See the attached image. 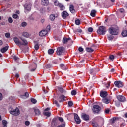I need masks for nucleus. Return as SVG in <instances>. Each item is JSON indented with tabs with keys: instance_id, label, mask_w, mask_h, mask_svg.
Here are the masks:
<instances>
[{
	"instance_id": "obj_1",
	"label": "nucleus",
	"mask_w": 127,
	"mask_h": 127,
	"mask_svg": "<svg viewBox=\"0 0 127 127\" xmlns=\"http://www.w3.org/2000/svg\"><path fill=\"white\" fill-rule=\"evenodd\" d=\"M58 119L57 118H54L51 122V127H65V123L61 124L57 126Z\"/></svg>"
},
{
	"instance_id": "obj_2",
	"label": "nucleus",
	"mask_w": 127,
	"mask_h": 127,
	"mask_svg": "<svg viewBox=\"0 0 127 127\" xmlns=\"http://www.w3.org/2000/svg\"><path fill=\"white\" fill-rule=\"evenodd\" d=\"M107 28L104 26H101L99 27V29L97 30L98 34L100 35H105L106 32H107Z\"/></svg>"
},
{
	"instance_id": "obj_3",
	"label": "nucleus",
	"mask_w": 127,
	"mask_h": 127,
	"mask_svg": "<svg viewBox=\"0 0 127 127\" xmlns=\"http://www.w3.org/2000/svg\"><path fill=\"white\" fill-rule=\"evenodd\" d=\"M109 32L111 35H118L119 34V30L115 27H111L109 29Z\"/></svg>"
},
{
	"instance_id": "obj_4",
	"label": "nucleus",
	"mask_w": 127,
	"mask_h": 127,
	"mask_svg": "<svg viewBox=\"0 0 127 127\" xmlns=\"http://www.w3.org/2000/svg\"><path fill=\"white\" fill-rule=\"evenodd\" d=\"M92 111L94 114H99L101 111V107L98 105H95L93 106Z\"/></svg>"
},
{
	"instance_id": "obj_5",
	"label": "nucleus",
	"mask_w": 127,
	"mask_h": 127,
	"mask_svg": "<svg viewBox=\"0 0 127 127\" xmlns=\"http://www.w3.org/2000/svg\"><path fill=\"white\" fill-rule=\"evenodd\" d=\"M65 52V48L64 47H61L57 48V54L58 55H62L63 53Z\"/></svg>"
},
{
	"instance_id": "obj_6",
	"label": "nucleus",
	"mask_w": 127,
	"mask_h": 127,
	"mask_svg": "<svg viewBox=\"0 0 127 127\" xmlns=\"http://www.w3.org/2000/svg\"><path fill=\"white\" fill-rule=\"evenodd\" d=\"M10 113L14 116H18V115L20 114V112H19V109L18 108H16L15 109L10 111Z\"/></svg>"
},
{
	"instance_id": "obj_7",
	"label": "nucleus",
	"mask_w": 127,
	"mask_h": 127,
	"mask_svg": "<svg viewBox=\"0 0 127 127\" xmlns=\"http://www.w3.org/2000/svg\"><path fill=\"white\" fill-rule=\"evenodd\" d=\"M68 41H70V42H71L70 45L73 44V40L71 39L70 38L64 37L63 39V43H64V44H66Z\"/></svg>"
},
{
	"instance_id": "obj_8",
	"label": "nucleus",
	"mask_w": 127,
	"mask_h": 127,
	"mask_svg": "<svg viewBox=\"0 0 127 127\" xmlns=\"http://www.w3.org/2000/svg\"><path fill=\"white\" fill-rule=\"evenodd\" d=\"M74 120L76 123V124H81V119H80V117H79V116L78 114L76 113H74Z\"/></svg>"
},
{
	"instance_id": "obj_9",
	"label": "nucleus",
	"mask_w": 127,
	"mask_h": 127,
	"mask_svg": "<svg viewBox=\"0 0 127 127\" xmlns=\"http://www.w3.org/2000/svg\"><path fill=\"white\" fill-rule=\"evenodd\" d=\"M31 3H26L24 5L25 10H27V11H30L31 10Z\"/></svg>"
},
{
	"instance_id": "obj_10",
	"label": "nucleus",
	"mask_w": 127,
	"mask_h": 127,
	"mask_svg": "<svg viewBox=\"0 0 127 127\" xmlns=\"http://www.w3.org/2000/svg\"><path fill=\"white\" fill-rule=\"evenodd\" d=\"M117 99L119 101V102H124L127 101L126 97H124L123 95H117Z\"/></svg>"
},
{
	"instance_id": "obj_11",
	"label": "nucleus",
	"mask_w": 127,
	"mask_h": 127,
	"mask_svg": "<svg viewBox=\"0 0 127 127\" xmlns=\"http://www.w3.org/2000/svg\"><path fill=\"white\" fill-rule=\"evenodd\" d=\"M81 118L84 121H89L90 120V116L88 114L82 113L81 115Z\"/></svg>"
},
{
	"instance_id": "obj_12",
	"label": "nucleus",
	"mask_w": 127,
	"mask_h": 127,
	"mask_svg": "<svg viewBox=\"0 0 127 127\" xmlns=\"http://www.w3.org/2000/svg\"><path fill=\"white\" fill-rule=\"evenodd\" d=\"M114 84L117 88H122L123 87V82L121 81H115Z\"/></svg>"
},
{
	"instance_id": "obj_13",
	"label": "nucleus",
	"mask_w": 127,
	"mask_h": 127,
	"mask_svg": "<svg viewBox=\"0 0 127 127\" xmlns=\"http://www.w3.org/2000/svg\"><path fill=\"white\" fill-rule=\"evenodd\" d=\"M69 16V13L67 12L66 11H64L62 12V17L64 18V19H66Z\"/></svg>"
},
{
	"instance_id": "obj_14",
	"label": "nucleus",
	"mask_w": 127,
	"mask_h": 127,
	"mask_svg": "<svg viewBox=\"0 0 127 127\" xmlns=\"http://www.w3.org/2000/svg\"><path fill=\"white\" fill-rule=\"evenodd\" d=\"M13 40L15 42V43L16 44V45H18V46H19V45H21V44H22L21 43V42H20V41H19V39H18V38L15 37L13 38Z\"/></svg>"
},
{
	"instance_id": "obj_15",
	"label": "nucleus",
	"mask_w": 127,
	"mask_h": 127,
	"mask_svg": "<svg viewBox=\"0 0 127 127\" xmlns=\"http://www.w3.org/2000/svg\"><path fill=\"white\" fill-rule=\"evenodd\" d=\"M33 110L34 111L35 116H39L41 114L40 110L37 107H34Z\"/></svg>"
},
{
	"instance_id": "obj_16",
	"label": "nucleus",
	"mask_w": 127,
	"mask_h": 127,
	"mask_svg": "<svg viewBox=\"0 0 127 127\" xmlns=\"http://www.w3.org/2000/svg\"><path fill=\"white\" fill-rule=\"evenodd\" d=\"M47 33H48V32L46 30H43L39 33V35H40V36H41V37L45 36V35H46Z\"/></svg>"
},
{
	"instance_id": "obj_17",
	"label": "nucleus",
	"mask_w": 127,
	"mask_h": 127,
	"mask_svg": "<svg viewBox=\"0 0 127 127\" xmlns=\"http://www.w3.org/2000/svg\"><path fill=\"white\" fill-rule=\"evenodd\" d=\"M69 10L71 13H75L76 12V10H75V7L74 5H70L69 6Z\"/></svg>"
},
{
	"instance_id": "obj_18",
	"label": "nucleus",
	"mask_w": 127,
	"mask_h": 127,
	"mask_svg": "<svg viewBox=\"0 0 127 127\" xmlns=\"http://www.w3.org/2000/svg\"><path fill=\"white\" fill-rule=\"evenodd\" d=\"M8 48H9V46H8V45L6 46L5 47L1 49V52H2V53H5L7 50H8Z\"/></svg>"
},
{
	"instance_id": "obj_19",
	"label": "nucleus",
	"mask_w": 127,
	"mask_h": 127,
	"mask_svg": "<svg viewBox=\"0 0 127 127\" xmlns=\"http://www.w3.org/2000/svg\"><path fill=\"white\" fill-rule=\"evenodd\" d=\"M20 39L23 42V43H21L22 44H21V45H24L25 46L28 44V42H27V41L25 40V39L20 38Z\"/></svg>"
},
{
	"instance_id": "obj_20",
	"label": "nucleus",
	"mask_w": 127,
	"mask_h": 127,
	"mask_svg": "<svg viewBox=\"0 0 127 127\" xmlns=\"http://www.w3.org/2000/svg\"><path fill=\"white\" fill-rule=\"evenodd\" d=\"M65 98H66V96H65L64 95H61V96L59 97L60 100H59V102L60 103H61V102H64V101H65Z\"/></svg>"
},
{
	"instance_id": "obj_21",
	"label": "nucleus",
	"mask_w": 127,
	"mask_h": 127,
	"mask_svg": "<svg viewBox=\"0 0 127 127\" xmlns=\"http://www.w3.org/2000/svg\"><path fill=\"white\" fill-rule=\"evenodd\" d=\"M100 96L102 97V98H105V97L108 96V93L107 91H102L100 93Z\"/></svg>"
},
{
	"instance_id": "obj_22",
	"label": "nucleus",
	"mask_w": 127,
	"mask_h": 127,
	"mask_svg": "<svg viewBox=\"0 0 127 127\" xmlns=\"http://www.w3.org/2000/svg\"><path fill=\"white\" fill-rule=\"evenodd\" d=\"M48 3H49L48 0H42L41 4L42 5L46 6L47 5H48Z\"/></svg>"
},
{
	"instance_id": "obj_23",
	"label": "nucleus",
	"mask_w": 127,
	"mask_h": 127,
	"mask_svg": "<svg viewBox=\"0 0 127 127\" xmlns=\"http://www.w3.org/2000/svg\"><path fill=\"white\" fill-rule=\"evenodd\" d=\"M92 125L93 126V127H100L99 124H98L97 122H96V121L95 120H93L92 122Z\"/></svg>"
},
{
	"instance_id": "obj_24",
	"label": "nucleus",
	"mask_w": 127,
	"mask_h": 127,
	"mask_svg": "<svg viewBox=\"0 0 127 127\" xmlns=\"http://www.w3.org/2000/svg\"><path fill=\"white\" fill-rule=\"evenodd\" d=\"M56 118H57L58 120L59 121V122H60V123H63V124H65V126H66V123L62 117H58Z\"/></svg>"
},
{
	"instance_id": "obj_25",
	"label": "nucleus",
	"mask_w": 127,
	"mask_h": 127,
	"mask_svg": "<svg viewBox=\"0 0 127 127\" xmlns=\"http://www.w3.org/2000/svg\"><path fill=\"white\" fill-rule=\"evenodd\" d=\"M102 102L104 103V104H109L111 101L106 98H104L102 99Z\"/></svg>"
},
{
	"instance_id": "obj_26",
	"label": "nucleus",
	"mask_w": 127,
	"mask_h": 127,
	"mask_svg": "<svg viewBox=\"0 0 127 127\" xmlns=\"http://www.w3.org/2000/svg\"><path fill=\"white\" fill-rule=\"evenodd\" d=\"M96 12H97V11H96V10H92L90 13L91 16H92V17H95L96 16Z\"/></svg>"
},
{
	"instance_id": "obj_27",
	"label": "nucleus",
	"mask_w": 127,
	"mask_h": 127,
	"mask_svg": "<svg viewBox=\"0 0 127 127\" xmlns=\"http://www.w3.org/2000/svg\"><path fill=\"white\" fill-rule=\"evenodd\" d=\"M123 37H126L127 36V30H123L121 33Z\"/></svg>"
},
{
	"instance_id": "obj_28",
	"label": "nucleus",
	"mask_w": 127,
	"mask_h": 127,
	"mask_svg": "<svg viewBox=\"0 0 127 127\" xmlns=\"http://www.w3.org/2000/svg\"><path fill=\"white\" fill-rule=\"evenodd\" d=\"M86 51H87V52H93L94 51V49H93L92 48H90V47H86L85 49Z\"/></svg>"
},
{
	"instance_id": "obj_29",
	"label": "nucleus",
	"mask_w": 127,
	"mask_h": 127,
	"mask_svg": "<svg viewBox=\"0 0 127 127\" xmlns=\"http://www.w3.org/2000/svg\"><path fill=\"white\" fill-rule=\"evenodd\" d=\"M29 96V94H28V92H26L25 93V94L21 96V98H23V99H26V98H28Z\"/></svg>"
},
{
	"instance_id": "obj_30",
	"label": "nucleus",
	"mask_w": 127,
	"mask_h": 127,
	"mask_svg": "<svg viewBox=\"0 0 127 127\" xmlns=\"http://www.w3.org/2000/svg\"><path fill=\"white\" fill-rule=\"evenodd\" d=\"M59 7H60V10L61 11L65 10V6L62 4H60L59 6Z\"/></svg>"
},
{
	"instance_id": "obj_31",
	"label": "nucleus",
	"mask_w": 127,
	"mask_h": 127,
	"mask_svg": "<svg viewBox=\"0 0 127 127\" xmlns=\"http://www.w3.org/2000/svg\"><path fill=\"white\" fill-rule=\"evenodd\" d=\"M60 67L62 69V70H64V71H66L67 70V67H66V66L64 65L63 64H60Z\"/></svg>"
},
{
	"instance_id": "obj_32",
	"label": "nucleus",
	"mask_w": 127,
	"mask_h": 127,
	"mask_svg": "<svg viewBox=\"0 0 127 127\" xmlns=\"http://www.w3.org/2000/svg\"><path fill=\"white\" fill-rule=\"evenodd\" d=\"M43 115L44 116H46V117H47L48 118L50 117V116L51 115V113L49 112H43Z\"/></svg>"
},
{
	"instance_id": "obj_33",
	"label": "nucleus",
	"mask_w": 127,
	"mask_h": 127,
	"mask_svg": "<svg viewBox=\"0 0 127 127\" xmlns=\"http://www.w3.org/2000/svg\"><path fill=\"white\" fill-rule=\"evenodd\" d=\"M107 38H108V40L113 41V40L114 39V36H113L112 35H109L107 36Z\"/></svg>"
},
{
	"instance_id": "obj_34",
	"label": "nucleus",
	"mask_w": 127,
	"mask_h": 127,
	"mask_svg": "<svg viewBox=\"0 0 127 127\" xmlns=\"http://www.w3.org/2000/svg\"><path fill=\"white\" fill-rule=\"evenodd\" d=\"M59 91L61 92L63 94H65L66 93V91L64 90L63 88L60 87L59 88Z\"/></svg>"
},
{
	"instance_id": "obj_35",
	"label": "nucleus",
	"mask_w": 127,
	"mask_h": 127,
	"mask_svg": "<svg viewBox=\"0 0 127 127\" xmlns=\"http://www.w3.org/2000/svg\"><path fill=\"white\" fill-rule=\"evenodd\" d=\"M50 19L51 21H54V19H55V15L54 14L50 15Z\"/></svg>"
},
{
	"instance_id": "obj_36",
	"label": "nucleus",
	"mask_w": 127,
	"mask_h": 127,
	"mask_svg": "<svg viewBox=\"0 0 127 127\" xmlns=\"http://www.w3.org/2000/svg\"><path fill=\"white\" fill-rule=\"evenodd\" d=\"M2 125L3 127H7V121L6 120H3Z\"/></svg>"
},
{
	"instance_id": "obj_37",
	"label": "nucleus",
	"mask_w": 127,
	"mask_h": 127,
	"mask_svg": "<svg viewBox=\"0 0 127 127\" xmlns=\"http://www.w3.org/2000/svg\"><path fill=\"white\" fill-rule=\"evenodd\" d=\"M48 53L50 55H51V54H53V53H54V51L52 49H50L48 51Z\"/></svg>"
},
{
	"instance_id": "obj_38",
	"label": "nucleus",
	"mask_w": 127,
	"mask_h": 127,
	"mask_svg": "<svg viewBox=\"0 0 127 127\" xmlns=\"http://www.w3.org/2000/svg\"><path fill=\"white\" fill-rule=\"evenodd\" d=\"M74 33H77V32H79V33H82V29L78 28L75 30H74Z\"/></svg>"
},
{
	"instance_id": "obj_39",
	"label": "nucleus",
	"mask_w": 127,
	"mask_h": 127,
	"mask_svg": "<svg viewBox=\"0 0 127 127\" xmlns=\"http://www.w3.org/2000/svg\"><path fill=\"white\" fill-rule=\"evenodd\" d=\"M75 23L76 25H80V24H81V21H80V20L79 19L76 20L75 21Z\"/></svg>"
},
{
	"instance_id": "obj_40",
	"label": "nucleus",
	"mask_w": 127,
	"mask_h": 127,
	"mask_svg": "<svg viewBox=\"0 0 127 127\" xmlns=\"http://www.w3.org/2000/svg\"><path fill=\"white\" fill-rule=\"evenodd\" d=\"M61 3H60L59 2H58V1H55L54 3V5H55V6H59V5H60Z\"/></svg>"
},
{
	"instance_id": "obj_41",
	"label": "nucleus",
	"mask_w": 127,
	"mask_h": 127,
	"mask_svg": "<svg viewBox=\"0 0 127 127\" xmlns=\"http://www.w3.org/2000/svg\"><path fill=\"white\" fill-rule=\"evenodd\" d=\"M71 94L72 96H75V95H77V91H76V90H72L71 91Z\"/></svg>"
},
{
	"instance_id": "obj_42",
	"label": "nucleus",
	"mask_w": 127,
	"mask_h": 127,
	"mask_svg": "<svg viewBox=\"0 0 127 127\" xmlns=\"http://www.w3.org/2000/svg\"><path fill=\"white\" fill-rule=\"evenodd\" d=\"M31 102H32V103H33V104H36V103L37 102V101L36 100V99H35L34 98H31Z\"/></svg>"
},
{
	"instance_id": "obj_43",
	"label": "nucleus",
	"mask_w": 127,
	"mask_h": 127,
	"mask_svg": "<svg viewBox=\"0 0 127 127\" xmlns=\"http://www.w3.org/2000/svg\"><path fill=\"white\" fill-rule=\"evenodd\" d=\"M117 120H118V118L117 117H114L111 119V122L112 123V124H114V123H115V122H116V121H117Z\"/></svg>"
},
{
	"instance_id": "obj_44",
	"label": "nucleus",
	"mask_w": 127,
	"mask_h": 127,
	"mask_svg": "<svg viewBox=\"0 0 127 127\" xmlns=\"http://www.w3.org/2000/svg\"><path fill=\"white\" fill-rule=\"evenodd\" d=\"M119 12H120V13H125V10L123 8H121L118 10Z\"/></svg>"
},
{
	"instance_id": "obj_45",
	"label": "nucleus",
	"mask_w": 127,
	"mask_h": 127,
	"mask_svg": "<svg viewBox=\"0 0 127 127\" xmlns=\"http://www.w3.org/2000/svg\"><path fill=\"white\" fill-rule=\"evenodd\" d=\"M54 104L56 105V106H57V107H58V108H59V107H60V105H59L58 104V102H57V101H56V100L54 101Z\"/></svg>"
},
{
	"instance_id": "obj_46",
	"label": "nucleus",
	"mask_w": 127,
	"mask_h": 127,
	"mask_svg": "<svg viewBox=\"0 0 127 127\" xmlns=\"http://www.w3.org/2000/svg\"><path fill=\"white\" fill-rule=\"evenodd\" d=\"M23 36H24V37H28V33L24 32L23 33Z\"/></svg>"
},
{
	"instance_id": "obj_47",
	"label": "nucleus",
	"mask_w": 127,
	"mask_h": 127,
	"mask_svg": "<svg viewBox=\"0 0 127 127\" xmlns=\"http://www.w3.org/2000/svg\"><path fill=\"white\" fill-rule=\"evenodd\" d=\"M109 59H110V60H112L113 61V60L115 59V56L113 55H110L109 56Z\"/></svg>"
},
{
	"instance_id": "obj_48",
	"label": "nucleus",
	"mask_w": 127,
	"mask_h": 127,
	"mask_svg": "<svg viewBox=\"0 0 127 127\" xmlns=\"http://www.w3.org/2000/svg\"><path fill=\"white\" fill-rule=\"evenodd\" d=\"M34 48L36 50H38V49H39V46H38V44L35 45Z\"/></svg>"
},
{
	"instance_id": "obj_49",
	"label": "nucleus",
	"mask_w": 127,
	"mask_h": 127,
	"mask_svg": "<svg viewBox=\"0 0 127 127\" xmlns=\"http://www.w3.org/2000/svg\"><path fill=\"white\" fill-rule=\"evenodd\" d=\"M5 37H6V38H9V37H10V33H5Z\"/></svg>"
},
{
	"instance_id": "obj_50",
	"label": "nucleus",
	"mask_w": 127,
	"mask_h": 127,
	"mask_svg": "<svg viewBox=\"0 0 127 127\" xmlns=\"http://www.w3.org/2000/svg\"><path fill=\"white\" fill-rule=\"evenodd\" d=\"M34 66L35 67L30 70L31 72H34V71H35V70H36V64H34Z\"/></svg>"
},
{
	"instance_id": "obj_51",
	"label": "nucleus",
	"mask_w": 127,
	"mask_h": 127,
	"mask_svg": "<svg viewBox=\"0 0 127 127\" xmlns=\"http://www.w3.org/2000/svg\"><path fill=\"white\" fill-rule=\"evenodd\" d=\"M78 51L79 52H83L84 51V49L82 48V47H80L78 48Z\"/></svg>"
},
{
	"instance_id": "obj_52",
	"label": "nucleus",
	"mask_w": 127,
	"mask_h": 127,
	"mask_svg": "<svg viewBox=\"0 0 127 127\" xmlns=\"http://www.w3.org/2000/svg\"><path fill=\"white\" fill-rule=\"evenodd\" d=\"M68 104L69 107H72V106H73V102H72L71 101H68Z\"/></svg>"
},
{
	"instance_id": "obj_53",
	"label": "nucleus",
	"mask_w": 127,
	"mask_h": 127,
	"mask_svg": "<svg viewBox=\"0 0 127 127\" xmlns=\"http://www.w3.org/2000/svg\"><path fill=\"white\" fill-rule=\"evenodd\" d=\"M8 21H9V23H12V22H13V20H12V18L9 17L8 18Z\"/></svg>"
},
{
	"instance_id": "obj_54",
	"label": "nucleus",
	"mask_w": 127,
	"mask_h": 127,
	"mask_svg": "<svg viewBox=\"0 0 127 127\" xmlns=\"http://www.w3.org/2000/svg\"><path fill=\"white\" fill-rule=\"evenodd\" d=\"M27 23H26V22H23L22 23V24H21V25H22V27H25V26H26V25H27Z\"/></svg>"
},
{
	"instance_id": "obj_55",
	"label": "nucleus",
	"mask_w": 127,
	"mask_h": 127,
	"mask_svg": "<svg viewBox=\"0 0 127 127\" xmlns=\"http://www.w3.org/2000/svg\"><path fill=\"white\" fill-rule=\"evenodd\" d=\"M17 17H18V15H17V14H14L13 15V18H14L15 19H16V18H17Z\"/></svg>"
},
{
	"instance_id": "obj_56",
	"label": "nucleus",
	"mask_w": 127,
	"mask_h": 127,
	"mask_svg": "<svg viewBox=\"0 0 127 127\" xmlns=\"http://www.w3.org/2000/svg\"><path fill=\"white\" fill-rule=\"evenodd\" d=\"M25 125L26 126H29V125H30V122H29L28 121H25Z\"/></svg>"
},
{
	"instance_id": "obj_57",
	"label": "nucleus",
	"mask_w": 127,
	"mask_h": 127,
	"mask_svg": "<svg viewBox=\"0 0 127 127\" xmlns=\"http://www.w3.org/2000/svg\"><path fill=\"white\" fill-rule=\"evenodd\" d=\"M93 29L92 27L88 28V31L89 32H93Z\"/></svg>"
},
{
	"instance_id": "obj_58",
	"label": "nucleus",
	"mask_w": 127,
	"mask_h": 127,
	"mask_svg": "<svg viewBox=\"0 0 127 127\" xmlns=\"http://www.w3.org/2000/svg\"><path fill=\"white\" fill-rule=\"evenodd\" d=\"M51 67V65L50 64H48L46 65V68L47 69H49Z\"/></svg>"
},
{
	"instance_id": "obj_59",
	"label": "nucleus",
	"mask_w": 127,
	"mask_h": 127,
	"mask_svg": "<svg viewBox=\"0 0 127 127\" xmlns=\"http://www.w3.org/2000/svg\"><path fill=\"white\" fill-rule=\"evenodd\" d=\"M13 59L16 61L17 60H18V59H19V58H18V57H17L16 56H13Z\"/></svg>"
},
{
	"instance_id": "obj_60",
	"label": "nucleus",
	"mask_w": 127,
	"mask_h": 127,
	"mask_svg": "<svg viewBox=\"0 0 127 127\" xmlns=\"http://www.w3.org/2000/svg\"><path fill=\"white\" fill-rule=\"evenodd\" d=\"M47 31H49V30H50V25H48L47 26Z\"/></svg>"
},
{
	"instance_id": "obj_61",
	"label": "nucleus",
	"mask_w": 127,
	"mask_h": 127,
	"mask_svg": "<svg viewBox=\"0 0 127 127\" xmlns=\"http://www.w3.org/2000/svg\"><path fill=\"white\" fill-rule=\"evenodd\" d=\"M105 112L106 114H109V113L110 112V109H105Z\"/></svg>"
},
{
	"instance_id": "obj_62",
	"label": "nucleus",
	"mask_w": 127,
	"mask_h": 127,
	"mask_svg": "<svg viewBox=\"0 0 127 127\" xmlns=\"http://www.w3.org/2000/svg\"><path fill=\"white\" fill-rule=\"evenodd\" d=\"M90 73V74H93V73L94 72V69H90L89 70Z\"/></svg>"
},
{
	"instance_id": "obj_63",
	"label": "nucleus",
	"mask_w": 127,
	"mask_h": 127,
	"mask_svg": "<svg viewBox=\"0 0 127 127\" xmlns=\"http://www.w3.org/2000/svg\"><path fill=\"white\" fill-rule=\"evenodd\" d=\"M2 100V94L0 93V100L1 101Z\"/></svg>"
},
{
	"instance_id": "obj_64",
	"label": "nucleus",
	"mask_w": 127,
	"mask_h": 127,
	"mask_svg": "<svg viewBox=\"0 0 127 127\" xmlns=\"http://www.w3.org/2000/svg\"><path fill=\"white\" fill-rule=\"evenodd\" d=\"M116 107H120V103L117 102L115 103Z\"/></svg>"
}]
</instances>
